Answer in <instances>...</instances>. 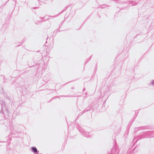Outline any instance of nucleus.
<instances>
[{
    "label": "nucleus",
    "mask_w": 154,
    "mask_h": 154,
    "mask_svg": "<svg viewBox=\"0 0 154 154\" xmlns=\"http://www.w3.org/2000/svg\"><path fill=\"white\" fill-rule=\"evenodd\" d=\"M2 106L1 110L0 112V113H2L4 115H5L8 113V110L5 106V104L4 102L2 101L1 103Z\"/></svg>",
    "instance_id": "1"
},
{
    "label": "nucleus",
    "mask_w": 154,
    "mask_h": 154,
    "mask_svg": "<svg viewBox=\"0 0 154 154\" xmlns=\"http://www.w3.org/2000/svg\"><path fill=\"white\" fill-rule=\"evenodd\" d=\"M79 131L82 134V135L86 137H90L91 136L90 135V132H88L84 130L83 128L79 126L77 127Z\"/></svg>",
    "instance_id": "2"
},
{
    "label": "nucleus",
    "mask_w": 154,
    "mask_h": 154,
    "mask_svg": "<svg viewBox=\"0 0 154 154\" xmlns=\"http://www.w3.org/2000/svg\"><path fill=\"white\" fill-rule=\"evenodd\" d=\"M144 137L146 138L152 137H154V131H149L144 134Z\"/></svg>",
    "instance_id": "3"
},
{
    "label": "nucleus",
    "mask_w": 154,
    "mask_h": 154,
    "mask_svg": "<svg viewBox=\"0 0 154 154\" xmlns=\"http://www.w3.org/2000/svg\"><path fill=\"white\" fill-rule=\"evenodd\" d=\"M10 129L11 130L12 134H16L17 133V129L16 126H11Z\"/></svg>",
    "instance_id": "4"
},
{
    "label": "nucleus",
    "mask_w": 154,
    "mask_h": 154,
    "mask_svg": "<svg viewBox=\"0 0 154 154\" xmlns=\"http://www.w3.org/2000/svg\"><path fill=\"white\" fill-rule=\"evenodd\" d=\"M32 152L34 153V154H38L39 151H38L35 147H32L31 148Z\"/></svg>",
    "instance_id": "5"
},
{
    "label": "nucleus",
    "mask_w": 154,
    "mask_h": 154,
    "mask_svg": "<svg viewBox=\"0 0 154 154\" xmlns=\"http://www.w3.org/2000/svg\"><path fill=\"white\" fill-rule=\"evenodd\" d=\"M142 138L143 137H142L141 136L136 137L134 139L133 141L134 142V143H136L140 139Z\"/></svg>",
    "instance_id": "6"
},
{
    "label": "nucleus",
    "mask_w": 154,
    "mask_h": 154,
    "mask_svg": "<svg viewBox=\"0 0 154 154\" xmlns=\"http://www.w3.org/2000/svg\"><path fill=\"white\" fill-rule=\"evenodd\" d=\"M130 5L131 4V5H135L137 4V3L136 2H131L129 3Z\"/></svg>",
    "instance_id": "7"
},
{
    "label": "nucleus",
    "mask_w": 154,
    "mask_h": 154,
    "mask_svg": "<svg viewBox=\"0 0 154 154\" xmlns=\"http://www.w3.org/2000/svg\"><path fill=\"white\" fill-rule=\"evenodd\" d=\"M63 11H63L61 12H60L58 14L56 15L53 16V17H57L59 14H61Z\"/></svg>",
    "instance_id": "8"
},
{
    "label": "nucleus",
    "mask_w": 154,
    "mask_h": 154,
    "mask_svg": "<svg viewBox=\"0 0 154 154\" xmlns=\"http://www.w3.org/2000/svg\"><path fill=\"white\" fill-rule=\"evenodd\" d=\"M150 84L154 85V80H153L150 83Z\"/></svg>",
    "instance_id": "9"
},
{
    "label": "nucleus",
    "mask_w": 154,
    "mask_h": 154,
    "mask_svg": "<svg viewBox=\"0 0 154 154\" xmlns=\"http://www.w3.org/2000/svg\"><path fill=\"white\" fill-rule=\"evenodd\" d=\"M35 23L36 24H38V22H35Z\"/></svg>",
    "instance_id": "10"
},
{
    "label": "nucleus",
    "mask_w": 154,
    "mask_h": 154,
    "mask_svg": "<svg viewBox=\"0 0 154 154\" xmlns=\"http://www.w3.org/2000/svg\"><path fill=\"white\" fill-rule=\"evenodd\" d=\"M44 18H45V17H41V18H40V19H44Z\"/></svg>",
    "instance_id": "11"
},
{
    "label": "nucleus",
    "mask_w": 154,
    "mask_h": 154,
    "mask_svg": "<svg viewBox=\"0 0 154 154\" xmlns=\"http://www.w3.org/2000/svg\"><path fill=\"white\" fill-rule=\"evenodd\" d=\"M85 90V88H84L83 89V91H84Z\"/></svg>",
    "instance_id": "12"
},
{
    "label": "nucleus",
    "mask_w": 154,
    "mask_h": 154,
    "mask_svg": "<svg viewBox=\"0 0 154 154\" xmlns=\"http://www.w3.org/2000/svg\"><path fill=\"white\" fill-rule=\"evenodd\" d=\"M37 52H39V50H38V51Z\"/></svg>",
    "instance_id": "13"
},
{
    "label": "nucleus",
    "mask_w": 154,
    "mask_h": 154,
    "mask_svg": "<svg viewBox=\"0 0 154 154\" xmlns=\"http://www.w3.org/2000/svg\"><path fill=\"white\" fill-rule=\"evenodd\" d=\"M42 21H39V22H42Z\"/></svg>",
    "instance_id": "14"
}]
</instances>
